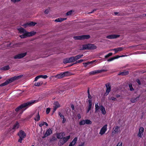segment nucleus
<instances>
[{"label": "nucleus", "instance_id": "obj_6", "mask_svg": "<svg viewBox=\"0 0 146 146\" xmlns=\"http://www.w3.org/2000/svg\"><path fill=\"white\" fill-rule=\"evenodd\" d=\"M107 125H105L101 129L99 133V134L101 135H103L104 134L107 130Z\"/></svg>", "mask_w": 146, "mask_h": 146}, {"label": "nucleus", "instance_id": "obj_1", "mask_svg": "<svg viewBox=\"0 0 146 146\" xmlns=\"http://www.w3.org/2000/svg\"><path fill=\"white\" fill-rule=\"evenodd\" d=\"M18 30L20 33L23 34V35H20L21 38H24L27 36H32L36 33V32L34 31H31L30 32H27L21 27L18 28Z\"/></svg>", "mask_w": 146, "mask_h": 146}, {"label": "nucleus", "instance_id": "obj_17", "mask_svg": "<svg viewBox=\"0 0 146 146\" xmlns=\"http://www.w3.org/2000/svg\"><path fill=\"white\" fill-rule=\"evenodd\" d=\"M88 49H94L97 48L96 46L94 44H88Z\"/></svg>", "mask_w": 146, "mask_h": 146}, {"label": "nucleus", "instance_id": "obj_55", "mask_svg": "<svg viewBox=\"0 0 146 146\" xmlns=\"http://www.w3.org/2000/svg\"><path fill=\"white\" fill-rule=\"evenodd\" d=\"M136 81L139 85L141 84V82L139 80V79L137 80Z\"/></svg>", "mask_w": 146, "mask_h": 146}, {"label": "nucleus", "instance_id": "obj_10", "mask_svg": "<svg viewBox=\"0 0 146 146\" xmlns=\"http://www.w3.org/2000/svg\"><path fill=\"white\" fill-rule=\"evenodd\" d=\"M144 128L142 127H141L140 128L138 133V136L141 138L142 137V135L143 134V133L144 131Z\"/></svg>", "mask_w": 146, "mask_h": 146}, {"label": "nucleus", "instance_id": "obj_22", "mask_svg": "<svg viewBox=\"0 0 146 146\" xmlns=\"http://www.w3.org/2000/svg\"><path fill=\"white\" fill-rule=\"evenodd\" d=\"M123 49V48L122 47H118L117 48L113 49L112 50H114L115 51V53H116L118 51H122Z\"/></svg>", "mask_w": 146, "mask_h": 146}, {"label": "nucleus", "instance_id": "obj_14", "mask_svg": "<svg viewBox=\"0 0 146 146\" xmlns=\"http://www.w3.org/2000/svg\"><path fill=\"white\" fill-rule=\"evenodd\" d=\"M23 75H20L17 76H15L13 77H12L10 79H9V81L10 82V83L13 82V81L18 79L21 78Z\"/></svg>", "mask_w": 146, "mask_h": 146}, {"label": "nucleus", "instance_id": "obj_24", "mask_svg": "<svg viewBox=\"0 0 146 146\" xmlns=\"http://www.w3.org/2000/svg\"><path fill=\"white\" fill-rule=\"evenodd\" d=\"M70 135H69L66 137H63L62 139L64 141V143H66L69 140V139H70Z\"/></svg>", "mask_w": 146, "mask_h": 146}, {"label": "nucleus", "instance_id": "obj_23", "mask_svg": "<svg viewBox=\"0 0 146 146\" xmlns=\"http://www.w3.org/2000/svg\"><path fill=\"white\" fill-rule=\"evenodd\" d=\"M100 108L102 113L103 115H105L106 113V111L104 108L102 106H101Z\"/></svg>", "mask_w": 146, "mask_h": 146}, {"label": "nucleus", "instance_id": "obj_42", "mask_svg": "<svg viewBox=\"0 0 146 146\" xmlns=\"http://www.w3.org/2000/svg\"><path fill=\"white\" fill-rule=\"evenodd\" d=\"M40 78H42L44 79H46L48 77L46 75H40Z\"/></svg>", "mask_w": 146, "mask_h": 146}, {"label": "nucleus", "instance_id": "obj_36", "mask_svg": "<svg viewBox=\"0 0 146 146\" xmlns=\"http://www.w3.org/2000/svg\"><path fill=\"white\" fill-rule=\"evenodd\" d=\"M63 62L64 64L70 63V62H69V58L64 59L63 60Z\"/></svg>", "mask_w": 146, "mask_h": 146}, {"label": "nucleus", "instance_id": "obj_15", "mask_svg": "<svg viewBox=\"0 0 146 146\" xmlns=\"http://www.w3.org/2000/svg\"><path fill=\"white\" fill-rule=\"evenodd\" d=\"M56 135L58 139H62L65 136V134L64 132H62L57 133Z\"/></svg>", "mask_w": 146, "mask_h": 146}, {"label": "nucleus", "instance_id": "obj_52", "mask_svg": "<svg viewBox=\"0 0 146 146\" xmlns=\"http://www.w3.org/2000/svg\"><path fill=\"white\" fill-rule=\"evenodd\" d=\"M11 1L14 2L15 3L16 2H18L19 1H20L21 0H11Z\"/></svg>", "mask_w": 146, "mask_h": 146}, {"label": "nucleus", "instance_id": "obj_46", "mask_svg": "<svg viewBox=\"0 0 146 146\" xmlns=\"http://www.w3.org/2000/svg\"><path fill=\"white\" fill-rule=\"evenodd\" d=\"M72 11H70L68 12H67L66 13V15H70L72 13Z\"/></svg>", "mask_w": 146, "mask_h": 146}, {"label": "nucleus", "instance_id": "obj_61", "mask_svg": "<svg viewBox=\"0 0 146 146\" xmlns=\"http://www.w3.org/2000/svg\"><path fill=\"white\" fill-rule=\"evenodd\" d=\"M114 13H115V15H117V12H115Z\"/></svg>", "mask_w": 146, "mask_h": 146}, {"label": "nucleus", "instance_id": "obj_33", "mask_svg": "<svg viewBox=\"0 0 146 146\" xmlns=\"http://www.w3.org/2000/svg\"><path fill=\"white\" fill-rule=\"evenodd\" d=\"M95 61H92L90 62H88L87 63H83V64L85 67H86L88 64H92L93 62H94Z\"/></svg>", "mask_w": 146, "mask_h": 146}, {"label": "nucleus", "instance_id": "obj_19", "mask_svg": "<svg viewBox=\"0 0 146 146\" xmlns=\"http://www.w3.org/2000/svg\"><path fill=\"white\" fill-rule=\"evenodd\" d=\"M88 110L87 111V113H88L89 111L91 109L92 106V100L91 99H90L88 100Z\"/></svg>", "mask_w": 146, "mask_h": 146}, {"label": "nucleus", "instance_id": "obj_43", "mask_svg": "<svg viewBox=\"0 0 146 146\" xmlns=\"http://www.w3.org/2000/svg\"><path fill=\"white\" fill-rule=\"evenodd\" d=\"M129 85L130 90L131 91L133 90L134 89L133 88L131 84H129Z\"/></svg>", "mask_w": 146, "mask_h": 146}, {"label": "nucleus", "instance_id": "obj_35", "mask_svg": "<svg viewBox=\"0 0 146 146\" xmlns=\"http://www.w3.org/2000/svg\"><path fill=\"white\" fill-rule=\"evenodd\" d=\"M88 44L83 45H82V48L80 49L81 50H83L86 49H88Z\"/></svg>", "mask_w": 146, "mask_h": 146}, {"label": "nucleus", "instance_id": "obj_12", "mask_svg": "<svg viewBox=\"0 0 146 146\" xmlns=\"http://www.w3.org/2000/svg\"><path fill=\"white\" fill-rule=\"evenodd\" d=\"M36 24V23L34 22H31L29 23H26L25 24H23V25H21L23 26L24 27H27L28 26H35Z\"/></svg>", "mask_w": 146, "mask_h": 146}, {"label": "nucleus", "instance_id": "obj_20", "mask_svg": "<svg viewBox=\"0 0 146 146\" xmlns=\"http://www.w3.org/2000/svg\"><path fill=\"white\" fill-rule=\"evenodd\" d=\"M120 127L118 126H116L115 127L114 131L113 132V133H115L120 132Z\"/></svg>", "mask_w": 146, "mask_h": 146}, {"label": "nucleus", "instance_id": "obj_11", "mask_svg": "<svg viewBox=\"0 0 146 146\" xmlns=\"http://www.w3.org/2000/svg\"><path fill=\"white\" fill-rule=\"evenodd\" d=\"M52 133V131L50 129H49L47 130L46 133H45L44 136L42 137V138L44 139L45 137H47L48 135H49Z\"/></svg>", "mask_w": 146, "mask_h": 146}, {"label": "nucleus", "instance_id": "obj_2", "mask_svg": "<svg viewBox=\"0 0 146 146\" xmlns=\"http://www.w3.org/2000/svg\"><path fill=\"white\" fill-rule=\"evenodd\" d=\"M35 102V100H33L24 103L16 108L15 111H18L19 110L21 109H22V110H25L29 107L34 104Z\"/></svg>", "mask_w": 146, "mask_h": 146}, {"label": "nucleus", "instance_id": "obj_62", "mask_svg": "<svg viewBox=\"0 0 146 146\" xmlns=\"http://www.w3.org/2000/svg\"><path fill=\"white\" fill-rule=\"evenodd\" d=\"M61 118L63 119V118H64V116H63V117H61Z\"/></svg>", "mask_w": 146, "mask_h": 146}, {"label": "nucleus", "instance_id": "obj_63", "mask_svg": "<svg viewBox=\"0 0 146 146\" xmlns=\"http://www.w3.org/2000/svg\"><path fill=\"white\" fill-rule=\"evenodd\" d=\"M124 56L123 55V56H120V57H124Z\"/></svg>", "mask_w": 146, "mask_h": 146}, {"label": "nucleus", "instance_id": "obj_59", "mask_svg": "<svg viewBox=\"0 0 146 146\" xmlns=\"http://www.w3.org/2000/svg\"><path fill=\"white\" fill-rule=\"evenodd\" d=\"M44 125H45L46 126H48V124L44 122Z\"/></svg>", "mask_w": 146, "mask_h": 146}, {"label": "nucleus", "instance_id": "obj_8", "mask_svg": "<svg viewBox=\"0 0 146 146\" xmlns=\"http://www.w3.org/2000/svg\"><path fill=\"white\" fill-rule=\"evenodd\" d=\"M107 70H96L94 71H92L90 72V75H94L96 74L99 73L101 72L106 71Z\"/></svg>", "mask_w": 146, "mask_h": 146}, {"label": "nucleus", "instance_id": "obj_16", "mask_svg": "<svg viewBox=\"0 0 146 146\" xmlns=\"http://www.w3.org/2000/svg\"><path fill=\"white\" fill-rule=\"evenodd\" d=\"M60 107V105L57 102H54V109L53 112H54L56 110V109Z\"/></svg>", "mask_w": 146, "mask_h": 146}, {"label": "nucleus", "instance_id": "obj_50", "mask_svg": "<svg viewBox=\"0 0 146 146\" xmlns=\"http://www.w3.org/2000/svg\"><path fill=\"white\" fill-rule=\"evenodd\" d=\"M88 98H90V99H91V96H90V94L89 90H88Z\"/></svg>", "mask_w": 146, "mask_h": 146}, {"label": "nucleus", "instance_id": "obj_26", "mask_svg": "<svg viewBox=\"0 0 146 146\" xmlns=\"http://www.w3.org/2000/svg\"><path fill=\"white\" fill-rule=\"evenodd\" d=\"M129 74L128 72V71H125L122 72H121L119 73L118 75H122V76H125L128 74Z\"/></svg>", "mask_w": 146, "mask_h": 146}, {"label": "nucleus", "instance_id": "obj_13", "mask_svg": "<svg viewBox=\"0 0 146 146\" xmlns=\"http://www.w3.org/2000/svg\"><path fill=\"white\" fill-rule=\"evenodd\" d=\"M119 36V35H112L106 36V38L108 39H114L118 37Z\"/></svg>", "mask_w": 146, "mask_h": 146}, {"label": "nucleus", "instance_id": "obj_41", "mask_svg": "<svg viewBox=\"0 0 146 146\" xmlns=\"http://www.w3.org/2000/svg\"><path fill=\"white\" fill-rule=\"evenodd\" d=\"M112 53H110L108 54L105 56V57L106 58H107L108 57H109L111 56L112 55Z\"/></svg>", "mask_w": 146, "mask_h": 146}, {"label": "nucleus", "instance_id": "obj_18", "mask_svg": "<svg viewBox=\"0 0 146 146\" xmlns=\"http://www.w3.org/2000/svg\"><path fill=\"white\" fill-rule=\"evenodd\" d=\"M34 119L36 121H38L40 120V116L38 112L36 114H35V117Z\"/></svg>", "mask_w": 146, "mask_h": 146}, {"label": "nucleus", "instance_id": "obj_44", "mask_svg": "<svg viewBox=\"0 0 146 146\" xmlns=\"http://www.w3.org/2000/svg\"><path fill=\"white\" fill-rule=\"evenodd\" d=\"M118 58V57H117V58H114L113 57H112V58H110V59H108L107 61L108 62H110V61H112L115 58Z\"/></svg>", "mask_w": 146, "mask_h": 146}, {"label": "nucleus", "instance_id": "obj_21", "mask_svg": "<svg viewBox=\"0 0 146 146\" xmlns=\"http://www.w3.org/2000/svg\"><path fill=\"white\" fill-rule=\"evenodd\" d=\"M19 127V124L18 122H17L13 125V129H18Z\"/></svg>", "mask_w": 146, "mask_h": 146}, {"label": "nucleus", "instance_id": "obj_40", "mask_svg": "<svg viewBox=\"0 0 146 146\" xmlns=\"http://www.w3.org/2000/svg\"><path fill=\"white\" fill-rule=\"evenodd\" d=\"M95 108H96V111L97 112L99 109V107L98 105V104H95Z\"/></svg>", "mask_w": 146, "mask_h": 146}, {"label": "nucleus", "instance_id": "obj_64", "mask_svg": "<svg viewBox=\"0 0 146 146\" xmlns=\"http://www.w3.org/2000/svg\"><path fill=\"white\" fill-rule=\"evenodd\" d=\"M1 77H0V79H1Z\"/></svg>", "mask_w": 146, "mask_h": 146}, {"label": "nucleus", "instance_id": "obj_60", "mask_svg": "<svg viewBox=\"0 0 146 146\" xmlns=\"http://www.w3.org/2000/svg\"><path fill=\"white\" fill-rule=\"evenodd\" d=\"M74 146V145H73L71 144V143H70L68 146Z\"/></svg>", "mask_w": 146, "mask_h": 146}, {"label": "nucleus", "instance_id": "obj_34", "mask_svg": "<svg viewBox=\"0 0 146 146\" xmlns=\"http://www.w3.org/2000/svg\"><path fill=\"white\" fill-rule=\"evenodd\" d=\"M64 141L63 140H60L58 143V145L60 146H61L63 145L65 143H64Z\"/></svg>", "mask_w": 146, "mask_h": 146}, {"label": "nucleus", "instance_id": "obj_3", "mask_svg": "<svg viewBox=\"0 0 146 146\" xmlns=\"http://www.w3.org/2000/svg\"><path fill=\"white\" fill-rule=\"evenodd\" d=\"M18 135L20 138L18 140V141L21 143L22 141L26 137V134L24 131L21 130L18 133Z\"/></svg>", "mask_w": 146, "mask_h": 146}, {"label": "nucleus", "instance_id": "obj_56", "mask_svg": "<svg viewBox=\"0 0 146 146\" xmlns=\"http://www.w3.org/2000/svg\"><path fill=\"white\" fill-rule=\"evenodd\" d=\"M58 115L61 117H63V115L60 112L58 113Z\"/></svg>", "mask_w": 146, "mask_h": 146}, {"label": "nucleus", "instance_id": "obj_28", "mask_svg": "<svg viewBox=\"0 0 146 146\" xmlns=\"http://www.w3.org/2000/svg\"><path fill=\"white\" fill-rule=\"evenodd\" d=\"M66 19V18H58L56 19L55 20V21L56 22H61L65 20Z\"/></svg>", "mask_w": 146, "mask_h": 146}, {"label": "nucleus", "instance_id": "obj_37", "mask_svg": "<svg viewBox=\"0 0 146 146\" xmlns=\"http://www.w3.org/2000/svg\"><path fill=\"white\" fill-rule=\"evenodd\" d=\"M74 61H75L74 60V56H72L69 58V62H70V63Z\"/></svg>", "mask_w": 146, "mask_h": 146}, {"label": "nucleus", "instance_id": "obj_49", "mask_svg": "<svg viewBox=\"0 0 146 146\" xmlns=\"http://www.w3.org/2000/svg\"><path fill=\"white\" fill-rule=\"evenodd\" d=\"M50 111V109L49 108H47L46 110V113L47 114H48Z\"/></svg>", "mask_w": 146, "mask_h": 146}, {"label": "nucleus", "instance_id": "obj_54", "mask_svg": "<svg viewBox=\"0 0 146 146\" xmlns=\"http://www.w3.org/2000/svg\"><path fill=\"white\" fill-rule=\"evenodd\" d=\"M66 121V119L64 118H63L62 119V123H65V122Z\"/></svg>", "mask_w": 146, "mask_h": 146}, {"label": "nucleus", "instance_id": "obj_4", "mask_svg": "<svg viewBox=\"0 0 146 146\" xmlns=\"http://www.w3.org/2000/svg\"><path fill=\"white\" fill-rule=\"evenodd\" d=\"M92 123V121L90 120L86 119L80 121L79 123V124L80 125H84L85 124H91Z\"/></svg>", "mask_w": 146, "mask_h": 146}, {"label": "nucleus", "instance_id": "obj_39", "mask_svg": "<svg viewBox=\"0 0 146 146\" xmlns=\"http://www.w3.org/2000/svg\"><path fill=\"white\" fill-rule=\"evenodd\" d=\"M108 99L110 100H112L113 101H116L117 100L116 98H114L113 97H109L108 98Z\"/></svg>", "mask_w": 146, "mask_h": 146}, {"label": "nucleus", "instance_id": "obj_29", "mask_svg": "<svg viewBox=\"0 0 146 146\" xmlns=\"http://www.w3.org/2000/svg\"><path fill=\"white\" fill-rule=\"evenodd\" d=\"M68 72H65L63 74L61 75L62 77H61V75H57L56 76V77H57L58 78H61V77H62L63 76H67V74H68Z\"/></svg>", "mask_w": 146, "mask_h": 146}, {"label": "nucleus", "instance_id": "obj_58", "mask_svg": "<svg viewBox=\"0 0 146 146\" xmlns=\"http://www.w3.org/2000/svg\"><path fill=\"white\" fill-rule=\"evenodd\" d=\"M84 143H82L81 144L79 145V146H84Z\"/></svg>", "mask_w": 146, "mask_h": 146}, {"label": "nucleus", "instance_id": "obj_5", "mask_svg": "<svg viewBox=\"0 0 146 146\" xmlns=\"http://www.w3.org/2000/svg\"><path fill=\"white\" fill-rule=\"evenodd\" d=\"M90 38V36L88 35H83L79 36H75L74 37L75 40H82L85 39H88Z\"/></svg>", "mask_w": 146, "mask_h": 146}, {"label": "nucleus", "instance_id": "obj_51", "mask_svg": "<svg viewBox=\"0 0 146 146\" xmlns=\"http://www.w3.org/2000/svg\"><path fill=\"white\" fill-rule=\"evenodd\" d=\"M49 10L48 9H46L44 11V13L45 14H47L49 12Z\"/></svg>", "mask_w": 146, "mask_h": 146}, {"label": "nucleus", "instance_id": "obj_53", "mask_svg": "<svg viewBox=\"0 0 146 146\" xmlns=\"http://www.w3.org/2000/svg\"><path fill=\"white\" fill-rule=\"evenodd\" d=\"M77 117L79 119H80L81 118V116L80 114H78L77 115Z\"/></svg>", "mask_w": 146, "mask_h": 146}, {"label": "nucleus", "instance_id": "obj_38", "mask_svg": "<svg viewBox=\"0 0 146 146\" xmlns=\"http://www.w3.org/2000/svg\"><path fill=\"white\" fill-rule=\"evenodd\" d=\"M138 98L139 97L132 98L131 99V101L132 103H134L136 101Z\"/></svg>", "mask_w": 146, "mask_h": 146}, {"label": "nucleus", "instance_id": "obj_27", "mask_svg": "<svg viewBox=\"0 0 146 146\" xmlns=\"http://www.w3.org/2000/svg\"><path fill=\"white\" fill-rule=\"evenodd\" d=\"M9 83H10V82H9V80H6L4 82L1 84L0 85V86H4L7 85Z\"/></svg>", "mask_w": 146, "mask_h": 146}, {"label": "nucleus", "instance_id": "obj_9", "mask_svg": "<svg viewBox=\"0 0 146 146\" xmlns=\"http://www.w3.org/2000/svg\"><path fill=\"white\" fill-rule=\"evenodd\" d=\"M27 54L26 52L18 54L15 56L14 58L15 59H20L24 57Z\"/></svg>", "mask_w": 146, "mask_h": 146}, {"label": "nucleus", "instance_id": "obj_57", "mask_svg": "<svg viewBox=\"0 0 146 146\" xmlns=\"http://www.w3.org/2000/svg\"><path fill=\"white\" fill-rule=\"evenodd\" d=\"M71 108L73 110H74V106L73 105H71Z\"/></svg>", "mask_w": 146, "mask_h": 146}, {"label": "nucleus", "instance_id": "obj_25", "mask_svg": "<svg viewBox=\"0 0 146 146\" xmlns=\"http://www.w3.org/2000/svg\"><path fill=\"white\" fill-rule=\"evenodd\" d=\"M83 56V54L80 55L79 54L78 55H77L76 56H74V59L75 61H76L78 59L80 58H81Z\"/></svg>", "mask_w": 146, "mask_h": 146}, {"label": "nucleus", "instance_id": "obj_48", "mask_svg": "<svg viewBox=\"0 0 146 146\" xmlns=\"http://www.w3.org/2000/svg\"><path fill=\"white\" fill-rule=\"evenodd\" d=\"M83 61H84L83 60L81 59L80 60H78L76 61L75 63V64L79 63L80 62H82Z\"/></svg>", "mask_w": 146, "mask_h": 146}, {"label": "nucleus", "instance_id": "obj_32", "mask_svg": "<svg viewBox=\"0 0 146 146\" xmlns=\"http://www.w3.org/2000/svg\"><path fill=\"white\" fill-rule=\"evenodd\" d=\"M9 69V66H4L1 68V70H8Z\"/></svg>", "mask_w": 146, "mask_h": 146}, {"label": "nucleus", "instance_id": "obj_30", "mask_svg": "<svg viewBox=\"0 0 146 146\" xmlns=\"http://www.w3.org/2000/svg\"><path fill=\"white\" fill-rule=\"evenodd\" d=\"M78 138L77 137H75L72 140V142L70 143L71 144L73 145H74L75 143H76V142L77 141Z\"/></svg>", "mask_w": 146, "mask_h": 146}, {"label": "nucleus", "instance_id": "obj_7", "mask_svg": "<svg viewBox=\"0 0 146 146\" xmlns=\"http://www.w3.org/2000/svg\"><path fill=\"white\" fill-rule=\"evenodd\" d=\"M106 92L105 93V95L107 96L108 94L111 90V85L110 83H108L107 84H106Z\"/></svg>", "mask_w": 146, "mask_h": 146}, {"label": "nucleus", "instance_id": "obj_47", "mask_svg": "<svg viewBox=\"0 0 146 146\" xmlns=\"http://www.w3.org/2000/svg\"><path fill=\"white\" fill-rule=\"evenodd\" d=\"M44 122L40 123H39V126L40 127H42L43 125H44Z\"/></svg>", "mask_w": 146, "mask_h": 146}, {"label": "nucleus", "instance_id": "obj_31", "mask_svg": "<svg viewBox=\"0 0 146 146\" xmlns=\"http://www.w3.org/2000/svg\"><path fill=\"white\" fill-rule=\"evenodd\" d=\"M43 82L42 81H40L38 82L35 83L34 85L35 86H41L43 84Z\"/></svg>", "mask_w": 146, "mask_h": 146}, {"label": "nucleus", "instance_id": "obj_45", "mask_svg": "<svg viewBox=\"0 0 146 146\" xmlns=\"http://www.w3.org/2000/svg\"><path fill=\"white\" fill-rule=\"evenodd\" d=\"M40 78V75H39L38 76H37L35 78L34 81H37V80L38 79Z\"/></svg>", "mask_w": 146, "mask_h": 146}]
</instances>
